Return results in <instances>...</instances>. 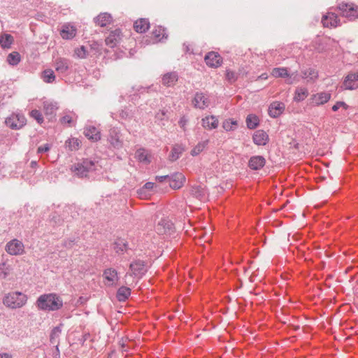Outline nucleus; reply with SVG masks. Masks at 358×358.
<instances>
[{"mask_svg":"<svg viewBox=\"0 0 358 358\" xmlns=\"http://www.w3.org/2000/svg\"><path fill=\"white\" fill-rule=\"evenodd\" d=\"M5 250L9 255L13 256H20L25 253L23 243L17 238H14L8 242L5 246Z\"/></svg>","mask_w":358,"mask_h":358,"instance_id":"5","label":"nucleus"},{"mask_svg":"<svg viewBox=\"0 0 358 358\" xmlns=\"http://www.w3.org/2000/svg\"><path fill=\"white\" fill-rule=\"evenodd\" d=\"M129 267L132 272V274L134 275H138L143 273L144 271L145 264L143 261L136 260L132 262L130 264Z\"/></svg>","mask_w":358,"mask_h":358,"instance_id":"26","label":"nucleus"},{"mask_svg":"<svg viewBox=\"0 0 358 358\" xmlns=\"http://www.w3.org/2000/svg\"><path fill=\"white\" fill-rule=\"evenodd\" d=\"M253 142L257 145H265L269 140L268 135L263 130H257L252 136Z\"/></svg>","mask_w":358,"mask_h":358,"instance_id":"18","label":"nucleus"},{"mask_svg":"<svg viewBox=\"0 0 358 358\" xmlns=\"http://www.w3.org/2000/svg\"><path fill=\"white\" fill-rule=\"evenodd\" d=\"M96 25L101 27H106L113 23L112 15L108 13H101L94 19Z\"/></svg>","mask_w":358,"mask_h":358,"instance_id":"13","label":"nucleus"},{"mask_svg":"<svg viewBox=\"0 0 358 358\" xmlns=\"http://www.w3.org/2000/svg\"><path fill=\"white\" fill-rule=\"evenodd\" d=\"M304 76L306 78H309L311 81H315L318 78V73L314 69H309L308 71L304 73Z\"/></svg>","mask_w":358,"mask_h":358,"instance_id":"40","label":"nucleus"},{"mask_svg":"<svg viewBox=\"0 0 358 358\" xmlns=\"http://www.w3.org/2000/svg\"><path fill=\"white\" fill-rule=\"evenodd\" d=\"M258 78L266 80L268 78V76L266 73H262L261 76H259Z\"/></svg>","mask_w":358,"mask_h":358,"instance_id":"53","label":"nucleus"},{"mask_svg":"<svg viewBox=\"0 0 358 358\" xmlns=\"http://www.w3.org/2000/svg\"><path fill=\"white\" fill-rule=\"evenodd\" d=\"M271 74L274 78H287L289 76L287 69L285 67L274 68Z\"/></svg>","mask_w":358,"mask_h":358,"instance_id":"29","label":"nucleus"},{"mask_svg":"<svg viewBox=\"0 0 358 358\" xmlns=\"http://www.w3.org/2000/svg\"><path fill=\"white\" fill-rule=\"evenodd\" d=\"M246 124H247V127L249 129H253L258 126L259 118L257 117V116H256L255 115H252V114L249 115H248V117L246 118Z\"/></svg>","mask_w":358,"mask_h":358,"instance_id":"34","label":"nucleus"},{"mask_svg":"<svg viewBox=\"0 0 358 358\" xmlns=\"http://www.w3.org/2000/svg\"><path fill=\"white\" fill-rule=\"evenodd\" d=\"M13 274V264L8 261L0 264V278L6 279Z\"/></svg>","mask_w":358,"mask_h":358,"instance_id":"19","label":"nucleus"},{"mask_svg":"<svg viewBox=\"0 0 358 358\" xmlns=\"http://www.w3.org/2000/svg\"><path fill=\"white\" fill-rule=\"evenodd\" d=\"M124 34L121 29L117 28L109 31L105 38L106 45L110 48L117 46L123 39Z\"/></svg>","mask_w":358,"mask_h":358,"instance_id":"6","label":"nucleus"},{"mask_svg":"<svg viewBox=\"0 0 358 358\" xmlns=\"http://www.w3.org/2000/svg\"><path fill=\"white\" fill-rule=\"evenodd\" d=\"M56 104L50 102V101H44L43 102V110L46 115H53L57 110Z\"/></svg>","mask_w":358,"mask_h":358,"instance_id":"33","label":"nucleus"},{"mask_svg":"<svg viewBox=\"0 0 358 358\" xmlns=\"http://www.w3.org/2000/svg\"><path fill=\"white\" fill-rule=\"evenodd\" d=\"M218 123V119L214 115L206 116L201 120L202 127L208 130L216 129Z\"/></svg>","mask_w":358,"mask_h":358,"instance_id":"20","label":"nucleus"},{"mask_svg":"<svg viewBox=\"0 0 358 358\" xmlns=\"http://www.w3.org/2000/svg\"><path fill=\"white\" fill-rule=\"evenodd\" d=\"M178 81V75L176 73H167L162 77V84L166 87L173 86Z\"/></svg>","mask_w":358,"mask_h":358,"instance_id":"24","label":"nucleus"},{"mask_svg":"<svg viewBox=\"0 0 358 358\" xmlns=\"http://www.w3.org/2000/svg\"><path fill=\"white\" fill-rule=\"evenodd\" d=\"M195 108L199 109H204L209 105V100L208 97L203 93H196L192 101Z\"/></svg>","mask_w":358,"mask_h":358,"instance_id":"17","label":"nucleus"},{"mask_svg":"<svg viewBox=\"0 0 358 358\" xmlns=\"http://www.w3.org/2000/svg\"><path fill=\"white\" fill-rule=\"evenodd\" d=\"M103 283L108 287L116 286L119 281L117 271L113 268H108L103 272Z\"/></svg>","mask_w":358,"mask_h":358,"instance_id":"7","label":"nucleus"},{"mask_svg":"<svg viewBox=\"0 0 358 358\" xmlns=\"http://www.w3.org/2000/svg\"><path fill=\"white\" fill-rule=\"evenodd\" d=\"M55 67L57 71L64 73L69 69V64L67 60L59 58L56 60Z\"/></svg>","mask_w":358,"mask_h":358,"instance_id":"31","label":"nucleus"},{"mask_svg":"<svg viewBox=\"0 0 358 358\" xmlns=\"http://www.w3.org/2000/svg\"><path fill=\"white\" fill-rule=\"evenodd\" d=\"M126 248V244L122 241H118L115 243L114 249L117 252L123 251Z\"/></svg>","mask_w":358,"mask_h":358,"instance_id":"43","label":"nucleus"},{"mask_svg":"<svg viewBox=\"0 0 358 358\" xmlns=\"http://www.w3.org/2000/svg\"><path fill=\"white\" fill-rule=\"evenodd\" d=\"M71 170L78 177H86L89 172L94 170V163L92 161L85 159L73 165Z\"/></svg>","mask_w":358,"mask_h":358,"instance_id":"4","label":"nucleus"},{"mask_svg":"<svg viewBox=\"0 0 358 358\" xmlns=\"http://www.w3.org/2000/svg\"><path fill=\"white\" fill-rule=\"evenodd\" d=\"M150 27V23L147 19L141 18L137 20L134 24V28L136 32L145 33L148 30Z\"/></svg>","mask_w":358,"mask_h":358,"instance_id":"23","label":"nucleus"},{"mask_svg":"<svg viewBox=\"0 0 358 358\" xmlns=\"http://www.w3.org/2000/svg\"><path fill=\"white\" fill-rule=\"evenodd\" d=\"M8 62L11 65H16L20 61V54L17 52H13L7 57Z\"/></svg>","mask_w":358,"mask_h":358,"instance_id":"37","label":"nucleus"},{"mask_svg":"<svg viewBox=\"0 0 358 358\" xmlns=\"http://www.w3.org/2000/svg\"><path fill=\"white\" fill-rule=\"evenodd\" d=\"M188 122V120L185 117H182L178 122L179 126L184 130H186V125Z\"/></svg>","mask_w":358,"mask_h":358,"instance_id":"46","label":"nucleus"},{"mask_svg":"<svg viewBox=\"0 0 358 358\" xmlns=\"http://www.w3.org/2000/svg\"><path fill=\"white\" fill-rule=\"evenodd\" d=\"M62 124H70L72 122V117L69 115H66L60 120Z\"/></svg>","mask_w":358,"mask_h":358,"instance_id":"48","label":"nucleus"},{"mask_svg":"<svg viewBox=\"0 0 358 358\" xmlns=\"http://www.w3.org/2000/svg\"><path fill=\"white\" fill-rule=\"evenodd\" d=\"M28 301V296L19 291L9 292L3 296L2 303L9 309H17L24 306Z\"/></svg>","mask_w":358,"mask_h":358,"instance_id":"2","label":"nucleus"},{"mask_svg":"<svg viewBox=\"0 0 358 358\" xmlns=\"http://www.w3.org/2000/svg\"><path fill=\"white\" fill-rule=\"evenodd\" d=\"M237 125V122L234 120H227L222 124V127L226 131H231L235 129Z\"/></svg>","mask_w":358,"mask_h":358,"instance_id":"38","label":"nucleus"},{"mask_svg":"<svg viewBox=\"0 0 358 358\" xmlns=\"http://www.w3.org/2000/svg\"><path fill=\"white\" fill-rule=\"evenodd\" d=\"M331 99V94L326 92H321L314 94L310 98V102L313 106H320L327 103Z\"/></svg>","mask_w":358,"mask_h":358,"instance_id":"9","label":"nucleus"},{"mask_svg":"<svg viewBox=\"0 0 358 358\" xmlns=\"http://www.w3.org/2000/svg\"><path fill=\"white\" fill-rule=\"evenodd\" d=\"M185 182V177L182 173H175L170 177V187L174 189L181 188Z\"/></svg>","mask_w":358,"mask_h":358,"instance_id":"15","label":"nucleus"},{"mask_svg":"<svg viewBox=\"0 0 358 358\" xmlns=\"http://www.w3.org/2000/svg\"><path fill=\"white\" fill-rule=\"evenodd\" d=\"M110 143L114 146V147H118L120 145V141L118 140V138H112V139L110 140Z\"/></svg>","mask_w":358,"mask_h":358,"instance_id":"50","label":"nucleus"},{"mask_svg":"<svg viewBox=\"0 0 358 358\" xmlns=\"http://www.w3.org/2000/svg\"><path fill=\"white\" fill-rule=\"evenodd\" d=\"M85 136L90 141L94 142L98 141L101 139L100 131L94 126H89L85 129Z\"/></svg>","mask_w":358,"mask_h":358,"instance_id":"21","label":"nucleus"},{"mask_svg":"<svg viewBox=\"0 0 358 358\" xmlns=\"http://www.w3.org/2000/svg\"><path fill=\"white\" fill-rule=\"evenodd\" d=\"M135 157L141 162H144L145 164L150 162V155L144 148H140L137 150L135 154Z\"/></svg>","mask_w":358,"mask_h":358,"instance_id":"27","label":"nucleus"},{"mask_svg":"<svg viewBox=\"0 0 358 358\" xmlns=\"http://www.w3.org/2000/svg\"><path fill=\"white\" fill-rule=\"evenodd\" d=\"M80 141L78 138H69L66 141V147L69 148L71 150H78L80 147Z\"/></svg>","mask_w":358,"mask_h":358,"instance_id":"36","label":"nucleus"},{"mask_svg":"<svg viewBox=\"0 0 358 358\" xmlns=\"http://www.w3.org/2000/svg\"><path fill=\"white\" fill-rule=\"evenodd\" d=\"M38 309L44 311H57L62 308L64 302L62 298L55 293L41 295L36 301Z\"/></svg>","mask_w":358,"mask_h":358,"instance_id":"1","label":"nucleus"},{"mask_svg":"<svg viewBox=\"0 0 358 358\" xmlns=\"http://www.w3.org/2000/svg\"><path fill=\"white\" fill-rule=\"evenodd\" d=\"M284 109V103L275 101L270 105L268 113L271 117H278L283 112Z\"/></svg>","mask_w":358,"mask_h":358,"instance_id":"22","label":"nucleus"},{"mask_svg":"<svg viewBox=\"0 0 358 358\" xmlns=\"http://www.w3.org/2000/svg\"><path fill=\"white\" fill-rule=\"evenodd\" d=\"M154 187V183L153 182H146L143 189H141L139 192V194H141V192L142 191H143L144 189H152V188Z\"/></svg>","mask_w":358,"mask_h":358,"instance_id":"47","label":"nucleus"},{"mask_svg":"<svg viewBox=\"0 0 358 358\" xmlns=\"http://www.w3.org/2000/svg\"><path fill=\"white\" fill-rule=\"evenodd\" d=\"M30 116L35 119L39 124H42L43 122V117L42 116V114L38 110H32L30 112Z\"/></svg>","mask_w":358,"mask_h":358,"instance_id":"39","label":"nucleus"},{"mask_svg":"<svg viewBox=\"0 0 358 358\" xmlns=\"http://www.w3.org/2000/svg\"><path fill=\"white\" fill-rule=\"evenodd\" d=\"M76 28L70 24H65L62 25L60 30V35L62 38L66 40L73 38L76 36Z\"/></svg>","mask_w":358,"mask_h":358,"instance_id":"14","label":"nucleus"},{"mask_svg":"<svg viewBox=\"0 0 358 358\" xmlns=\"http://www.w3.org/2000/svg\"><path fill=\"white\" fill-rule=\"evenodd\" d=\"M340 14L349 20L358 18V6L352 2L341 1L337 6Z\"/></svg>","mask_w":358,"mask_h":358,"instance_id":"3","label":"nucleus"},{"mask_svg":"<svg viewBox=\"0 0 358 358\" xmlns=\"http://www.w3.org/2000/svg\"><path fill=\"white\" fill-rule=\"evenodd\" d=\"M266 159L264 157L256 155L252 156L248 161V166L252 170H259L264 167Z\"/></svg>","mask_w":358,"mask_h":358,"instance_id":"16","label":"nucleus"},{"mask_svg":"<svg viewBox=\"0 0 358 358\" xmlns=\"http://www.w3.org/2000/svg\"><path fill=\"white\" fill-rule=\"evenodd\" d=\"M343 107L345 109L348 108V105L343 101H338L332 106V110L334 111H337L339 108Z\"/></svg>","mask_w":358,"mask_h":358,"instance_id":"44","label":"nucleus"},{"mask_svg":"<svg viewBox=\"0 0 358 358\" xmlns=\"http://www.w3.org/2000/svg\"><path fill=\"white\" fill-rule=\"evenodd\" d=\"M184 151V148L179 145H176L172 148V150L171 152V154L169 155V159L171 161H176L177 160Z\"/></svg>","mask_w":358,"mask_h":358,"instance_id":"32","label":"nucleus"},{"mask_svg":"<svg viewBox=\"0 0 358 358\" xmlns=\"http://www.w3.org/2000/svg\"><path fill=\"white\" fill-rule=\"evenodd\" d=\"M324 27L328 28H335L340 24V19L338 16L334 13H328L324 15L322 19Z\"/></svg>","mask_w":358,"mask_h":358,"instance_id":"12","label":"nucleus"},{"mask_svg":"<svg viewBox=\"0 0 358 358\" xmlns=\"http://www.w3.org/2000/svg\"><path fill=\"white\" fill-rule=\"evenodd\" d=\"M166 178H168V176H157L156 177V180L159 181V182H162Z\"/></svg>","mask_w":358,"mask_h":358,"instance_id":"52","label":"nucleus"},{"mask_svg":"<svg viewBox=\"0 0 358 358\" xmlns=\"http://www.w3.org/2000/svg\"><path fill=\"white\" fill-rule=\"evenodd\" d=\"M42 78L44 82L50 83L55 79V76L52 69H46L43 72Z\"/></svg>","mask_w":358,"mask_h":358,"instance_id":"35","label":"nucleus"},{"mask_svg":"<svg viewBox=\"0 0 358 358\" xmlns=\"http://www.w3.org/2000/svg\"><path fill=\"white\" fill-rule=\"evenodd\" d=\"M345 90H353L358 88V72L348 73L343 81Z\"/></svg>","mask_w":358,"mask_h":358,"instance_id":"10","label":"nucleus"},{"mask_svg":"<svg viewBox=\"0 0 358 358\" xmlns=\"http://www.w3.org/2000/svg\"><path fill=\"white\" fill-rule=\"evenodd\" d=\"M309 94L308 90L306 87H296L294 94V101L301 102L305 100Z\"/></svg>","mask_w":358,"mask_h":358,"instance_id":"25","label":"nucleus"},{"mask_svg":"<svg viewBox=\"0 0 358 358\" xmlns=\"http://www.w3.org/2000/svg\"><path fill=\"white\" fill-rule=\"evenodd\" d=\"M0 358H13V356L8 353H0Z\"/></svg>","mask_w":358,"mask_h":358,"instance_id":"51","label":"nucleus"},{"mask_svg":"<svg viewBox=\"0 0 358 358\" xmlns=\"http://www.w3.org/2000/svg\"><path fill=\"white\" fill-rule=\"evenodd\" d=\"M130 294L131 289L129 287L122 286L117 290V298L120 301H124L128 299Z\"/></svg>","mask_w":358,"mask_h":358,"instance_id":"30","label":"nucleus"},{"mask_svg":"<svg viewBox=\"0 0 358 358\" xmlns=\"http://www.w3.org/2000/svg\"><path fill=\"white\" fill-rule=\"evenodd\" d=\"M161 224H162L161 223H159V224H158V226H157V227H158L157 230H158L159 232H162V231H161V229H159V227H160Z\"/></svg>","mask_w":358,"mask_h":358,"instance_id":"54","label":"nucleus"},{"mask_svg":"<svg viewBox=\"0 0 358 358\" xmlns=\"http://www.w3.org/2000/svg\"><path fill=\"white\" fill-rule=\"evenodd\" d=\"M203 145L199 144L197 146H196L194 149L192 150L191 154L193 156L199 155L203 150Z\"/></svg>","mask_w":358,"mask_h":358,"instance_id":"45","label":"nucleus"},{"mask_svg":"<svg viewBox=\"0 0 358 358\" xmlns=\"http://www.w3.org/2000/svg\"><path fill=\"white\" fill-rule=\"evenodd\" d=\"M87 51L84 46H81L75 50V55L80 59H83L86 57Z\"/></svg>","mask_w":358,"mask_h":358,"instance_id":"41","label":"nucleus"},{"mask_svg":"<svg viewBox=\"0 0 358 358\" xmlns=\"http://www.w3.org/2000/svg\"><path fill=\"white\" fill-rule=\"evenodd\" d=\"M13 41V37L10 34H3L0 35V45L3 48H10Z\"/></svg>","mask_w":358,"mask_h":358,"instance_id":"28","label":"nucleus"},{"mask_svg":"<svg viewBox=\"0 0 358 358\" xmlns=\"http://www.w3.org/2000/svg\"><path fill=\"white\" fill-rule=\"evenodd\" d=\"M50 149L48 145H45L43 146H40L38 148V152H47Z\"/></svg>","mask_w":358,"mask_h":358,"instance_id":"49","label":"nucleus"},{"mask_svg":"<svg viewBox=\"0 0 358 358\" xmlns=\"http://www.w3.org/2000/svg\"><path fill=\"white\" fill-rule=\"evenodd\" d=\"M226 78L230 83H234L237 79V75L234 71L227 69L226 71Z\"/></svg>","mask_w":358,"mask_h":358,"instance_id":"42","label":"nucleus"},{"mask_svg":"<svg viewBox=\"0 0 358 358\" xmlns=\"http://www.w3.org/2000/svg\"><path fill=\"white\" fill-rule=\"evenodd\" d=\"M205 62L209 67L217 68L222 63V57L215 52H210L205 56Z\"/></svg>","mask_w":358,"mask_h":358,"instance_id":"11","label":"nucleus"},{"mask_svg":"<svg viewBox=\"0 0 358 358\" xmlns=\"http://www.w3.org/2000/svg\"><path fill=\"white\" fill-rule=\"evenodd\" d=\"M6 125L13 129H19L26 124V118L23 115L12 114L5 121Z\"/></svg>","mask_w":358,"mask_h":358,"instance_id":"8","label":"nucleus"}]
</instances>
